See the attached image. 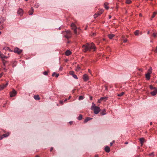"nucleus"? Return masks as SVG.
<instances>
[{"instance_id": "a19ab883", "label": "nucleus", "mask_w": 157, "mask_h": 157, "mask_svg": "<svg viewBox=\"0 0 157 157\" xmlns=\"http://www.w3.org/2000/svg\"><path fill=\"white\" fill-rule=\"evenodd\" d=\"M153 36H154V37H155L156 36V35L155 33H153Z\"/></svg>"}, {"instance_id": "ddd939ff", "label": "nucleus", "mask_w": 157, "mask_h": 157, "mask_svg": "<svg viewBox=\"0 0 157 157\" xmlns=\"http://www.w3.org/2000/svg\"><path fill=\"white\" fill-rule=\"evenodd\" d=\"M150 74L147 73L145 75V77L147 80H149L150 78Z\"/></svg>"}, {"instance_id": "20e7f679", "label": "nucleus", "mask_w": 157, "mask_h": 157, "mask_svg": "<svg viewBox=\"0 0 157 157\" xmlns=\"http://www.w3.org/2000/svg\"><path fill=\"white\" fill-rule=\"evenodd\" d=\"M71 27L72 29L74 30L75 33L76 34H77V28L76 27L74 23H72L71 25Z\"/></svg>"}, {"instance_id": "2f4dec72", "label": "nucleus", "mask_w": 157, "mask_h": 157, "mask_svg": "<svg viewBox=\"0 0 157 157\" xmlns=\"http://www.w3.org/2000/svg\"><path fill=\"white\" fill-rule=\"evenodd\" d=\"M83 98H84L83 96H80L79 97L78 99L79 100H82L83 99Z\"/></svg>"}, {"instance_id": "8fccbe9b", "label": "nucleus", "mask_w": 157, "mask_h": 157, "mask_svg": "<svg viewBox=\"0 0 157 157\" xmlns=\"http://www.w3.org/2000/svg\"><path fill=\"white\" fill-rule=\"evenodd\" d=\"M53 147H51V149H50V151H52L53 150Z\"/></svg>"}, {"instance_id": "603ef678", "label": "nucleus", "mask_w": 157, "mask_h": 157, "mask_svg": "<svg viewBox=\"0 0 157 157\" xmlns=\"http://www.w3.org/2000/svg\"><path fill=\"white\" fill-rule=\"evenodd\" d=\"M139 70L140 71H143L142 69H139Z\"/></svg>"}, {"instance_id": "5fc2aeb1", "label": "nucleus", "mask_w": 157, "mask_h": 157, "mask_svg": "<svg viewBox=\"0 0 157 157\" xmlns=\"http://www.w3.org/2000/svg\"><path fill=\"white\" fill-rule=\"evenodd\" d=\"M109 19H110L111 18V16L110 15H109Z\"/></svg>"}, {"instance_id": "c85d7f7f", "label": "nucleus", "mask_w": 157, "mask_h": 157, "mask_svg": "<svg viewBox=\"0 0 157 157\" xmlns=\"http://www.w3.org/2000/svg\"><path fill=\"white\" fill-rule=\"evenodd\" d=\"M132 2V1L131 0H126V3L128 4H130Z\"/></svg>"}, {"instance_id": "f257e3e1", "label": "nucleus", "mask_w": 157, "mask_h": 157, "mask_svg": "<svg viewBox=\"0 0 157 157\" xmlns=\"http://www.w3.org/2000/svg\"><path fill=\"white\" fill-rule=\"evenodd\" d=\"M82 48L83 51L86 52L87 51H90L91 50H92L94 51H95L96 48L93 43H87L82 45Z\"/></svg>"}, {"instance_id": "bf43d9fd", "label": "nucleus", "mask_w": 157, "mask_h": 157, "mask_svg": "<svg viewBox=\"0 0 157 157\" xmlns=\"http://www.w3.org/2000/svg\"><path fill=\"white\" fill-rule=\"evenodd\" d=\"M67 100V99H65V100H64V102H65V101H66Z\"/></svg>"}, {"instance_id": "473e14b6", "label": "nucleus", "mask_w": 157, "mask_h": 157, "mask_svg": "<svg viewBox=\"0 0 157 157\" xmlns=\"http://www.w3.org/2000/svg\"><path fill=\"white\" fill-rule=\"evenodd\" d=\"M124 94V92H122L117 95L118 96H122Z\"/></svg>"}, {"instance_id": "09e8293b", "label": "nucleus", "mask_w": 157, "mask_h": 157, "mask_svg": "<svg viewBox=\"0 0 157 157\" xmlns=\"http://www.w3.org/2000/svg\"><path fill=\"white\" fill-rule=\"evenodd\" d=\"M105 89L107 90H108V88L106 86H105Z\"/></svg>"}, {"instance_id": "b1692460", "label": "nucleus", "mask_w": 157, "mask_h": 157, "mask_svg": "<svg viewBox=\"0 0 157 157\" xmlns=\"http://www.w3.org/2000/svg\"><path fill=\"white\" fill-rule=\"evenodd\" d=\"M152 68L151 67H150L148 70L147 73L151 74L152 72Z\"/></svg>"}, {"instance_id": "f3484780", "label": "nucleus", "mask_w": 157, "mask_h": 157, "mask_svg": "<svg viewBox=\"0 0 157 157\" xmlns=\"http://www.w3.org/2000/svg\"><path fill=\"white\" fill-rule=\"evenodd\" d=\"M71 54V52L69 50H67L65 52V55L67 56L70 55Z\"/></svg>"}, {"instance_id": "052dcab7", "label": "nucleus", "mask_w": 157, "mask_h": 157, "mask_svg": "<svg viewBox=\"0 0 157 157\" xmlns=\"http://www.w3.org/2000/svg\"><path fill=\"white\" fill-rule=\"evenodd\" d=\"M92 97H90V100H91L92 99Z\"/></svg>"}, {"instance_id": "393cba45", "label": "nucleus", "mask_w": 157, "mask_h": 157, "mask_svg": "<svg viewBox=\"0 0 157 157\" xmlns=\"http://www.w3.org/2000/svg\"><path fill=\"white\" fill-rule=\"evenodd\" d=\"M2 60L3 64V65L4 67H6V63H7L8 61H6L5 59Z\"/></svg>"}, {"instance_id": "bb28decb", "label": "nucleus", "mask_w": 157, "mask_h": 157, "mask_svg": "<svg viewBox=\"0 0 157 157\" xmlns=\"http://www.w3.org/2000/svg\"><path fill=\"white\" fill-rule=\"evenodd\" d=\"M82 119V115L81 114L79 115V116L78 117V120H81Z\"/></svg>"}, {"instance_id": "a878e982", "label": "nucleus", "mask_w": 157, "mask_h": 157, "mask_svg": "<svg viewBox=\"0 0 157 157\" xmlns=\"http://www.w3.org/2000/svg\"><path fill=\"white\" fill-rule=\"evenodd\" d=\"M34 98L35 100H39L40 99V98L39 97V96L38 95H34L33 97Z\"/></svg>"}, {"instance_id": "aec40b11", "label": "nucleus", "mask_w": 157, "mask_h": 157, "mask_svg": "<svg viewBox=\"0 0 157 157\" xmlns=\"http://www.w3.org/2000/svg\"><path fill=\"white\" fill-rule=\"evenodd\" d=\"M33 7H31L30 10L29 11V15H32L33 14Z\"/></svg>"}, {"instance_id": "79ce46f5", "label": "nucleus", "mask_w": 157, "mask_h": 157, "mask_svg": "<svg viewBox=\"0 0 157 157\" xmlns=\"http://www.w3.org/2000/svg\"><path fill=\"white\" fill-rule=\"evenodd\" d=\"M88 71L90 74H91V71L90 69H88Z\"/></svg>"}, {"instance_id": "4468645a", "label": "nucleus", "mask_w": 157, "mask_h": 157, "mask_svg": "<svg viewBox=\"0 0 157 157\" xmlns=\"http://www.w3.org/2000/svg\"><path fill=\"white\" fill-rule=\"evenodd\" d=\"M105 151L107 152H109L110 151V148L108 146H106L105 147Z\"/></svg>"}, {"instance_id": "c9c22d12", "label": "nucleus", "mask_w": 157, "mask_h": 157, "mask_svg": "<svg viewBox=\"0 0 157 157\" xmlns=\"http://www.w3.org/2000/svg\"><path fill=\"white\" fill-rule=\"evenodd\" d=\"M39 6V5L38 4H35L34 6V7L36 8H37Z\"/></svg>"}, {"instance_id": "e433bc0d", "label": "nucleus", "mask_w": 157, "mask_h": 157, "mask_svg": "<svg viewBox=\"0 0 157 157\" xmlns=\"http://www.w3.org/2000/svg\"><path fill=\"white\" fill-rule=\"evenodd\" d=\"M43 74L44 75H47L48 74V72L47 71H45L43 72Z\"/></svg>"}, {"instance_id": "7ed1b4c3", "label": "nucleus", "mask_w": 157, "mask_h": 157, "mask_svg": "<svg viewBox=\"0 0 157 157\" xmlns=\"http://www.w3.org/2000/svg\"><path fill=\"white\" fill-rule=\"evenodd\" d=\"M64 36L67 39H69L71 36V33L70 30L66 31L63 32Z\"/></svg>"}, {"instance_id": "c756f323", "label": "nucleus", "mask_w": 157, "mask_h": 157, "mask_svg": "<svg viewBox=\"0 0 157 157\" xmlns=\"http://www.w3.org/2000/svg\"><path fill=\"white\" fill-rule=\"evenodd\" d=\"M70 74L72 76L75 75L74 72L73 71H71L69 72Z\"/></svg>"}, {"instance_id": "de8ad7c7", "label": "nucleus", "mask_w": 157, "mask_h": 157, "mask_svg": "<svg viewBox=\"0 0 157 157\" xmlns=\"http://www.w3.org/2000/svg\"><path fill=\"white\" fill-rule=\"evenodd\" d=\"M110 146H112L113 144V143L111 142L110 143Z\"/></svg>"}, {"instance_id": "3c124183", "label": "nucleus", "mask_w": 157, "mask_h": 157, "mask_svg": "<svg viewBox=\"0 0 157 157\" xmlns=\"http://www.w3.org/2000/svg\"><path fill=\"white\" fill-rule=\"evenodd\" d=\"M2 74H0V78L2 77Z\"/></svg>"}, {"instance_id": "864d4df0", "label": "nucleus", "mask_w": 157, "mask_h": 157, "mask_svg": "<svg viewBox=\"0 0 157 157\" xmlns=\"http://www.w3.org/2000/svg\"><path fill=\"white\" fill-rule=\"evenodd\" d=\"M98 155H95V157H98Z\"/></svg>"}, {"instance_id": "0eeeda50", "label": "nucleus", "mask_w": 157, "mask_h": 157, "mask_svg": "<svg viewBox=\"0 0 157 157\" xmlns=\"http://www.w3.org/2000/svg\"><path fill=\"white\" fill-rule=\"evenodd\" d=\"M23 10L21 8H19L17 11L18 14L20 16H22L23 14Z\"/></svg>"}, {"instance_id": "5701e85b", "label": "nucleus", "mask_w": 157, "mask_h": 157, "mask_svg": "<svg viewBox=\"0 0 157 157\" xmlns=\"http://www.w3.org/2000/svg\"><path fill=\"white\" fill-rule=\"evenodd\" d=\"M107 98L105 97H101V98L100 99L98 100V102L99 103H100V101H101L104 100V99H106Z\"/></svg>"}, {"instance_id": "6e6552de", "label": "nucleus", "mask_w": 157, "mask_h": 157, "mask_svg": "<svg viewBox=\"0 0 157 157\" xmlns=\"http://www.w3.org/2000/svg\"><path fill=\"white\" fill-rule=\"evenodd\" d=\"M83 78L85 81H86L89 79L88 76L87 74H84L83 76Z\"/></svg>"}, {"instance_id": "f8f14e48", "label": "nucleus", "mask_w": 157, "mask_h": 157, "mask_svg": "<svg viewBox=\"0 0 157 157\" xmlns=\"http://www.w3.org/2000/svg\"><path fill=\"white\" fill-rule=\"evenodd\" d=\"M157 93V88L155 90L151 92V94L152 96H155L156 95Z\"/></svg>"}, {"instance_id": "69168bd1", "label": "nucleus", "mask_w": 157, "mask_h": 157, "mask_svg": "<svg viewBox=\"0 0 157 157\" xmlns=\"http://www.w3.org/2000/svg\"><path fill=\"white\" fill-rule=\"evenodd\" d=\"M149 31H148V32H147V34H149Z\"/></svg>"}, {"instance_id": "ea45409f", "label": "nucleus", "mask_w": 157, "mask_h": 157, "mask_svg": "<svg viewBox=\"0 0 157 157\" xmlns=\"http://www.w3.org/2000/svg\"><path fill=\"white\" fill-rule=\"evenodd\" d=\"M154 52L155 53H157V47H156L155 50H154Z\"/></svg>"}, {"instance_id": "f03ea898", "label": "nucleus", "mask_w": 157, "mask_h": 157, "mask_svg": "<svg viewBox=\"0 0 157 157\" xmlns=\"http://www.w3.org/2000/svg\"><path fill=\"white\" fill-rule=\"evenodd\" d=\"M91 109L94 110V113L95 114H98L100 111V108L96 106L94 103H92Z\"/></svg>"}, {"instance_id": "9d476101", "label": "nucleus", "mask_w": 157, "mask_h": 157, "mask_svg": "<svg viewBox=\"0 0 157 157\" xmlns=\"http://www.w3.org/2000/svg\"><path fill=\"white\" fill-rule=\"evenodd\" d=\"M8 85V83L7 82L5 85H0V90H2L4 88L6 87Z\"/></svg>"}, {"instance_id": "dca6fc26", "label": "nucleus", "mask_w": 157, "mask_h": 157, "mask_svg": "<svg viewBox=\"0 0 157 157\" xmlns=\"http://www.w3.org/2000/svg\"><path fill=\"white\" fill-rule=\"evenodd\" d=\"M103 11V10H102L101 11V12L100 13H95L94 15V18H96V17H98V16H99V15H100L102 13V12Z\"/></svg>"}, {"instance_id": "cd10ccee", "label": "nucleus", "mask_w": 157, "mask_h": 157, "mask_svg": "<svg viewBox=\"0 0 157 157\" xmlns=\"http://www.w3.org/2000/svg\"><path fill=\"white\" fill-rule=\"evenodd\" d=\"M139 30H136L134 32L135 35L136 36H138L139 34Z\"/></svg>"}, {"instance_id": "58836bf2", "label": "nucleus", "mask_w": 157, "mask_h": 157, "mask_svg": "<svg viewBox=\"0 0 157 157\" xmlns=\"http://www.w3.org/2000/svg\"><path fill=\"white\" fill-rule=\"evenodd\" d=\"M124 42V43L128 41V40L126 39H124L123 40Z\"/></svg>"}, {"instance_id": "13d9d810", "label": "nucleus", "mask_w": 157, "mask_h": 157, "mask_svg": "<svg viewBox=\"0 0 157 157\" xmlns=\"http://www.w3.org/2000/svg\"><path fill=\"white\" fill-rule=\"evenodd\" d=\"M140 17L142 16V14L141 13L140 14Z\"/></svg>"}, {"instance_id": "0e129e2a", "label": "nucleus", "mask_w": 157, "mask_h": 157, "mask_svg": "<svg viewBox=\"0 0 157 157\" xmlns=\"http://www.w3.org/2000/svg\"><path fill=\"white\" fill-rule=\"evenodd\" d=\"M35 157H39V156L38 155H37L35 156Z\"/></svg>"}, {"instance_id": "680f3d73", "label": "nucleus", "mask_w": 157, "mask_h": 157, "mask_svg": "<svg viewBox=\"0 0 157 157\" xmlns=\"http://www.w3.org/2000/svg\"><path fill=\"white\" fill-rule=\"evenodd\" d=\"M150 124L151 125L152 124V122H151L150 123Z\"/></svg>"}, {"instance_id": "4c0bfd02", "label": "nucleus", "mask_w": 157, "mask_h": 157, "mask_svg": "<svg viewBox=\"0 0 157 157\" xmlns=\"http://www.w3.org/2000/svg\"><path fill=\"white\" fill-rule=\"evenodd\" d=\"M80 69V67L79 66H78L76 69V70L77 71H78Z\"/></svg>"}, {"instance_id": "9b49d317", "label": "nucleus", "mask_w": 157, "mask_h": 157, "mask_svg": "<svg viewBox=\"0 0 157 157\" xmlns=\"http://www.w3.org/2000/svg\"><path fill=\"white\" fill-rule=\"evenodd\" d=\"M0 57L2 58V60H4V59H7L8 57L6 56L2 53H0Z\"/></svg>"}, {"instance_id": "774afa93", "label": "nucleus", "mask_w": 157, "mask_h": 157, "mask_svg": "<svg viewBox=\"0 0 157 157\" xmlns=\"http://www.w3.org/2000/svg\"><path fill=\"white\" fill-rule=\"evenodd\" d=\"M70 98H71V96H69V97L68 99H70Z\"/></svg>"}, {"instance_id": "a18cd8bd", "label": "nucleus", "mask_w": 157, "mask_h": 157, "mask_svg": "<svg viewBox=\"0 0 157 157\" xmlns=\"http://www.w3.org/2000/svg\"><path fill=\"white\" fill-rule=\"evenodd\" d=\"M63 101H59L60 103L61 104H63Z\"/></svg>"}, {"instance_id": "c03bdc74", "label": "nucleus", "mask_w": 157, "mask_h": 157, "mask_svg": "<svg viewBox=\"0 0 157 157\" xmlns=\"http://www.w3.org/2000/svg\"><path fill=\"white\" fill-rule=\"evenodd\" d=\"M3 69L6 72L7 71V69L5 68V67H3Z\"/></svg>"}, {"instance_id": "f704fd0d", "label": "nucleus", "mask_w": 157, "mask_h": 157, "mask_svg": "<svg viewBox=\"0 0 157 157\" xmlns=\"http://www.w3.org/2000/svg\"><path fill=\"white\" fill-rule=\"evenodd\" d=\"M73 77L74 78H75L76 79H78V78L77 76V75H73Z\"/></svg>"}, {"instance_id": "338daca9", "label": "nucleus", "mask_w": 157, "mask_h": 157, "mask_svg": "<svg viewBox=\"0 0 157 157\" xmlns=\"http://www.w3.org/2000/svg\"><path fill=\"white\" fill-rule=\"evenodd\" d=\"M114 142H115L114 141H113L112 142H113V143Z\"/></svg>"}, {"instance_id": "1a4fd4ad", "label": "nucleus", "mask_w": 157, "mask_h": 157, "mask_svg": "<svg viewBox=\"0 0 157 157\" xmlns=\"http://www.w3.org/2000/svg\"><path fill=\"white\" fill-rule=\"evenodd\" d=\"M10 135L9 133H6L3 134L2 136L0 137V140H2L4 137H8Z\"/></svg>"}, {"instance_id": "e2e57ef3", "label": "nucleus", "mask_w": 157, "mask_h": 157, "mask_svg": "<svg viewBox=\"0 0 157 157\" xmlns=\"http://www.w3.org/2000/svg\"><path fill=\"white\" fill-rule=\"evenodd\" d=\"M105 113H102V114H101V115H105Z\"/></svg>"}, {"instance_id": "a211bd4d", "label": "nucleus", "mask_w": 157, "mask_h": 157, "mask_svg": "<svg viewBox=\"0 0 157 157\" xmlns=\"http://www.w3.org/2000/svg\"><path fill=\"white\" fill-rule=\"evenodd\" d=\"M141 145L142 146L143 144V143L144 141V139L143 138H140L139 139Z\"/></svg>"}, {"instance_id": "7c9ffc66", "label": "nucleus", "mask_w": 157, "mask_h": 157, "mask_svg": "<svg viewBox=\"0 0 157 157\" xmlns=\"http://www.w3.org/2000/svg\"><path fill=\"white\" fill-rule=\"evenodd\" d=\"M150 88L151 90H153V89L155 90L157 88L153 87L152 85H150Z\"/></svg>"}, {"instance_id": "4be33fe9", "label": "nucleus", "mask_w": 157, "mask_h": 157, "mask_svg": "<svg viewBox=\"0 0 157 157\" xmlns=\"http://www.w3.org/2000/svg\"><path fill=\"white\" fill-rule=\"evenodd\" d=\"M59 75V74H56L55 72H54L52 75V76H55L56 78L58 77Z\"/></svg>"}, {"instance_id": "6e6d98bb", "label": "nucleus", "mask_w": 157, "mask_h": 157, "mask_svg": "<svg viewBox=\"0 0 157 157\" xmlns=\"http://www.w3.org/2000/svg\"><path fill=\"white\" fill-rule=\"evenodd\" d=\"M128 144V142H125V144Z\"/></svg>"}, {"instance_id": "2eb2a0df", "label": "nucleus", "mask_w": 157, "mask_h": 157, "mask_svg": "<svg viewBox=\"0 0 157 157\" xmlns=\"http://www.w3.org/2000/svg\"><path fill=\"white\" fill-rule=\"evenodd\" d=\"M92 119V118H90L89 117H87L86 119L84 120V123H86L88 122V121L91 120Z\"/></svg>"}, {"instance_id": "6ab92c4d", "label": "nucleus", "mask_w": 157, "mask_h": 157, "mask_svg": "<svg viewBox=\"0 0 157 157\" xmlns=\"http://www.w3.org/2000/svg\"><path fill=\"white\" fill-rule=\"evenodd\" d=\"M114 36L115 35L112 34H109L108 35V36L110 39H112Z\"/></svg>"}, {"instance_id": "423d86ee", "label": "nucleus", "mask_w": 157, "mask_h": 157, "mask_svg": "<svg viewBox=\"0 0 157 157\" xmlns=\"http://www.w3.org/2000/svg\"><path fill=\"white\" fill-rule=\"evenodd\" d=\"M10 97H12L14 96L17 94L16 91L14 89H13L12 91L10 93Z\"/></svg>"}, {"instance_id": "4d7b16f0", "label": "nucleus", "mask_w": 157, "mask_h": 157, "mask_svg": "<svg viewBox=\"0 0 157 157\" xmlns=\"http://www.w3.org/2000/svg\"><path fill=\"white\" fill-rule=\"evenodd\" d=\"M69 123H70V124H71L72 123V122L70 121L69 122Z\"/></svg>"}, {"instance_id": "412c9836", "label": "nucleus", "mask_w": 157, "mask_h": 157, "mask_svg": "<svg viewBox=\"0 0 157 157\" xmlns=\"http://www.w3.org/2000/svg\"><path fill=\"white\" fill-rule=\"evenodd\" d=\"M157 14V12H155L153 13V15L151 16V21L152 19V18H154L155 15Z\"/></svg>"}, {"instance_id": "49530a36", "label": "nucleus", "mask_w": 157, "mask_h": 157, "mask_svg": "<svg viewBox=\"0 0 157 157\" xmlns=\"http://www.w3.org/2000/svg\"><path fill=\"white\" fill-rule=\"evenodd\" d=\"M122 38L123 39V40L124 39H125V36H122Z\"/></svg>"}, {"instance_id": "37998d69", "label": "nucleus", "mask_w": 157, "mask_h": 157, "mask_svg": "<svg viewBox=\"0 0 157 157\" xmlns=\"http://www.w3.org/2000/svg\"><path fill=\"white\" fill-rule=\"evenodd\" d=\"M105 7L107 10L109 8L108 6H107V5H105Z\"/></svg>"}, {"instance_id": "72a5a7b5", "label": "nucleus", "mask_w": 157, "mask_h": 157, "mask_svg": "<svg viewBox=\"0 0 157 157\" xmlns=\"http://www.w3.org/2000/svg\"><path fill=\"white\" fill-rule=\"evenodd\" d=\"M149 156H152L153 157H154V152H152L150 154H149L148 155Z\"/></svg>"}, {"instance_id": "39448f33", "label": "nucleus", "mask_w": 157, "mask_h": 157, "mask_svg": "<svg viewBox=\"0 0 157 157\" xmlns=\"http://www.w3.org/2000/svg\"><path fill=\"white\" fill-rule=\"evenodd\" d=\"M14 52L15 53H16L18 54H20L22 52V50L18 48H16L14 49Z\"/></svg>"}]
</instances>
